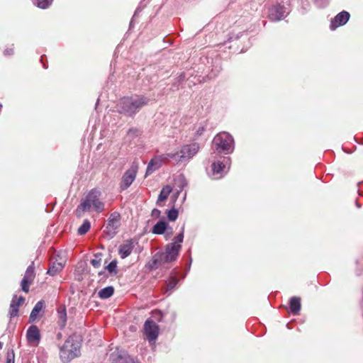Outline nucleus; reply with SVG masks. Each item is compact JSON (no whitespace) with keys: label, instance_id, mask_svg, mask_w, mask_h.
Here are the masks:
<instances>
[{"label":"nucleus","instance_id":"f257e3e1","mask_svg":"<svg viewBox=\"0 0 363 363\" xmlns=\"http://www.w3.org/2000/svg\"><path fill=\"white\" fill-rule=\"evenodd\" d=\"M149 101L148 98L142 95L123 97L118 101L117 110L125 115L133 116L138 113L142 107L146 106Z\"/></svg>","mask_w":363,"mask_h":363},{"label":"nucleus","instance_id":"f03ea898","mask_svg":"<svg viewBox=\"0 0 363 363\" xmlns=\"http://www.w3.org/2000/svg\"><path fill=\"white\" fill-rule=\"evenodd\" d=\"M101 192L99 190H91L77 207V216L81 217L82 213L90 211L101 212L104 209V203L101 201Z\"/></svg>","mask_w":363,"mask_h":363},{"label":"nucleus","instance_id":"7ed1b4c3","mask_svg":"<svg viewBox=\"0 0 363 363\" xmlns=\"http://www.w3.org/2000/svg\"><path fill=\"white\" fill-rule=\"evenodd\" d=\"M81 344L75 336H70L60 349V356L65 363L77 357L80 354Z\"/></svg>","mask_w":363,"mask_h":363},{"label":"nucleus","instance_id":"20e7f679","mask_svg":"<svg viewBox=\"0 0 363 363\" xmlns=\"http://www.w3.org/2000/svg\"><path fill=\"white\" fill-rule=\"evenodd\" d=\"M200 146L197 143L184 145L181 147L179 150L169 152L170 158L174 160L177 164L189 161L199 150Z\"/></svg>","mask_w":363,"mask_h":363},{"label":"nucleus","instance_id":"39448f33","mask_svg":"<svg viewBox=\"0 0 363 363\" xmlns=\"http://www.w3.org/2000/svg\"><path fill=\"white\" fill-rule=\"evenodd\" d=\"M213 144L219 152L230 154L234 150V140L232 135L226 132L217 134L213 138Z\"/></svg>","mask_w":363,"mask_h":363},{"label":"nucleus","instance_id":"423d86ee","mask_svg":"<svg viewBox=\"0 0 363 363\" xmlns=\"http://www.w3.org/2000/svg\"><path fill=\"white\" fill-rule=\"evenodd\" d=\"M183 240L184 227L182 228V232L174 238L171 243L167 245L164 256V261L165 262H170L176 260L181 249V243L183 242Z\"/></svg>","mask_w":363,"mask_h":363},{"label":"nucleus","instance_id":"0eeeda50","mask_svg":"<svg viewBox=\"0 0 363 363\" xmlns=\"http://www.w3.org/2000/svg\"><path fill=\"white\" fill-rule=\"evenodd\" d=\"M230 163V158L228 157H222L220 160L213 162L212 171L214 179H218L223 177L228 172Z\"/></svg>","mask_w":363,"mask_h":363},{"label":"nucleus","instance_id":"6e6552de","mask_svg":"<svg viewBox=\"0 0 363 363\" xmlns=\"http://www.w3.org/2000/svg\"><path fill=\"white\" fill-rule=\"evenodd\" d=\"M138 170V163L134 162L131 167L123 174L121 183V188L123 190L128 189L135 179Z\"/></svg>","mask_w":363,"mask_h":363},{"label":"nucleus","instance_id":"1a4fd4ad","mask_svg":"<svg viewBox=\"0 0 363 363\" xmlns=\"http://www.w3.org/2000/svg\"><path fill=\"white\" fill-rule=\"evenodd\" d=\"M169 160H172L170 158L169 152L153 157L147 165L145 176L147 177L158 169L164 162H167Z\"/></svg>","mask_w":363,"mask_h":363},{"label":"nucleus","instance_id":"9d476101","mask_svg":"<svg viewBox=\"0 0 363 363\" xmlns=\"http://www.w3.org/2000/svg\"><path fill=\"white\" fill-rule=\"evenodd\" d=\"M120 225V215L118 213L111 214L106 226V233L110 237L113 238Z\"/></svg>","mask_w":363,"mask_h":363},{"label":"nucleus","instance_id":"9b49d317","mask_svg":"<svg viewBox=\"0 0 363 363\" xmlns=\"http://www.w3.org/2000/svg\"><path fill=\"white\" fill-rule=\"evenodd\" d=\"M144 332L149 341L155 340L158 336L159 328L152 320H147L144 325Z\"/></svg>","mask_w":363,"mask_h":363},{"label":"nucleus","instance_id":"f8f14e48","mask_svg":"<svg viewBox=\"0 0 363 363\" xmlns=\"http://www.w3.org/2000/svg\"><path fill=\"white\" fill-rule=\"evenodd\" d=\"M34 278H35L34 267H33V264H32L27 268L25 275H24V277L21 281V288L24 292H26V293L28 292L30 285L33 282Z\"/></svg>","mask_w":363,"mask_h":363},{"label":"nucleus","instance_id":"ddd939ff","mask_svg":"<svg viewBox=\"0 0 363 363\" xmlns=\"http://www.w3.org/2000/svg\"><path fill=\"white\" fill-rule=\"evenodd\" d=\"M26 339L30 345L36 346L40 340V330L35 325H31L28 328L26 333Z\"/></svg>","mask_w":363,"mask_h":363},{"label":"nucleus","instance_id":"4468645a","mask_svg":"<svg viewBox=\"0 0 363 363\" xmlns=\"http://www.w3.org/2000/svg\"><path fill=\"white\" fill-rule=\"evenodd\" d=\"M287 13L282 6H273L269 11V18L274 21H280L286 16Z\"/></svg>","mask_w":363,"mask_h":363},{"label":"nucleus","instance_id":"2eb2a0df","mask_svg":"<svg viewBox=\"0 0 363 363\" xmlns=\"http://www.w3.org/2000/svg\"><path fill=\"white\" fill-rule=\"evenodd\" d=\"M350 18V13L347 11L339 13L331 21L330 28L335 30L336 28L345 25Z\"/></svg>","mask_w":363,"mask_h":363},{"label":"nucleus","instance_id":"dca6fc26","mask_svg":"<svg viewBox=\"0 0 363 363\" xmlns=\"http://www.w3.org/2000/svg\"><path fill=\"white\" fill-rule=\"evenodd\" d=\"M134 245L132 240H126L119 246L118 253L121 258L124 259L130 255Z\"/></svg>","mask_w":363,"mask_h":363},{"label":"nucleus","instance_id":"f3484780","mask_svg":"<svg viewBox=\"0 0 363 363\" xmlns=\"http://www.w3.org/2000/svg\"><path fill=\"white\" fill-rule=\"evenodd\" d=\"M24 301V298L21 296L17 297L14 296L12 299V301L10 305V315L11 317H15L17 315L18 312V307L21 306Z\"/></svg>","mask_w":363,"mask_h":363},{"label":"nucleus","instance_id":"a211bd4d","mask_svg":"<svg viewBox=\"0 0 363 363\" xmlns=\"http://www.w3.org/2000/svg\"><path fill=\"white\" fill-rule=\"evenodd\" d=\"M172 187L169 185H167L162 188L160 191V194L158 196V199L157 201V204L160 206H162V202L167 200L169 194L172 192Z\"/></svg>","mask_w":363,"mask_h":363},{"label":"nucleus","instance_id":"6ab92c4d","mask_svg":"<svg viewBox=\"0 0 363 363\" xmlns=\"http://www.w3.org/2000/svg\"><path fill=\"white\" fill-rule=\"evenodd\" d=\"M44 307V303L43 301H38L33 308L30 315V321H35L39 316L40 313L42 311Z\"/></svg>","mask_w":363,"mask_h":363},{"label":"nucleus","instance_id":"aec40b11","mask_svg":"<svg viewBox=\"0 0 363 363\" xmlns=\"http://www.w3.org/2000/svg\"><path fill=\"white\" fill-rule=\"evenodd\" d=\"M167 229V223L164 220L157 222L152 228V232L154 234L162 235Z\"/></svg>","mask_w":363,"mask_h":363},{"label":"nucleus","instance_id":"412c9836","mask_svg":"<svg viewBox=\"0 0 363 363\" xmlns=\"http://www.w3.org/2000/svg\"><path fill=\"white\" fill-rule=\"evenodd\" d=\"M290 308L294 314H297L301 309V298L298 297H292L290 300Z\"/></svg>","mask_w":363,"mask_h":363},{"label":"nucleus","instance_id":"4be33fe9","mask_svg":"<svg viewBox=\"0 0 363 363\" xmlns=\"http://www.w3.org/2000/svg\"><path fill=\"white\" fill-rule=\"evenodd\" d=\"M64 264L62 262H53L52 266L49 268L48 274L54 276L60 272L63 269Z\"/></svg>","mask_w":363,"mask_h":363},{"label":"nucleus","instance_id":"5701e85b","mask_svg":"<svg viewBox=\"0 0 363 363\" xmlns=\"http://www.w3.org/2000/svg\"><path fill=\"white\" fill-rule=\"evenodd\" d=\"M114 289L113 286H107L99 291V296L101 298H108L113 294Z\"/></svg>","mask_w":363,"mask_h":363},{"label":"nucleus","instance_id":"b1692460","mask_svg":"<svg viewBox=\"0 0 363 363\" xmlns=\"http://www.w3.org/2000/svg\"><path fill=\"white\" fill-rule=\"evenodd\" d=\"M90 222L88 220H84L82 225L78 228V233L79 235H84L90 229Z\"/></svg>","mask_w":363,"mask_h":363},{"label":"nucleus","instance_id":"393cba45","mask_svg":"<svg viewBox=\"0 0 363 363\" xmlns=\"http://www.w3.org/2000/svg\"><path fill=\"white\" fill-rule=\"evenodd\" d=\"M58 318L61 326H65L67 321V313L65 308H62L58 311Z\"/></svg>","mask_w":363,"mask_h":363},{"label":"nucleus","instance_id":"a878e982","mask_svg":"<svg viewBox=\"0 0 363 363\" xmlns=\"http://www.w3.org/2000/svg\"><path fill=\"white\" fill-rule=\"evenodd\" d=\"M52 1L53 0H37L35 4L38 7L45 9L52 4Z\"/></svg>","mask_w":363,"mask_h":363},{"label":"nucleus","instance_id":"bb28decb","mask_svg":"<svg viewBox=\"0 0 363 363\" xmlns=\"http://www.w3.org/2000/svg\"><path fill=\"white\" fill-rule=\"evenodd\" d=\"M178 217L177 210L172 208L167 211V218L170 221H174Z\"/></svg>","mask_w":363,"mask_h":363},{"label":"nucleus","instance_id":"cd10ccee","mask_svg":"<svg viewBox=\"0 0 363 363\" xmlns=\"http://www.w3.org/2000/svg\"><path fill=\"white\" fill-rule=\"evenodd\" d=\"M91 263L94 268H99L101 264V255H96L95 257L91 259Z\"/></svg>","mask_w":363,"mask_h":363},{"label":"nucleus","instance_id":"c85d7f7f","mask_svg":"<svg viewBox=\"0 0 363 363\" xmlns=\"http://www.w3.org/2000/svg\"><path fill=\"white\" fill-rule=\"evenodd\" d=\"M117 262L116 261H112L106 267V269L111 274H116Z\"/></svg>","mask_w":363,"mask_h":363},{"label":"nucleus","instance_id":"c756f323","mask_svg":"<svg viewBox=\"0 0 363 363\" xmlns=\"http://www.w3.org/2000/svg\"><path fill=\"white\" fill-rule=\"evenodd\" d=\"M177 284V279L176 278H171L167 283V290L173 289Z\"/></svg>","mask_w":363,"mask_h":363},{"label":"nucleus","instance_id":"7c9ffc66","mask_svg":"<svg viewBox=\"0 0 363 363\" xmlns=\"http://www.w3.org/2000/svg\"><path fill=\"white\" fill-rule=\"evenodd\" d=\"M114 356L115 355L112 354V357L114 361L113 363H127V360L125 357L118 356V359H115Z\"/></svg>","mask_w":363,"mask_h":363},{"label":"nucleus","instance_id":"2f4dec72","mask_svg":"<svg viewBox=\"0 0 363 363\" xmlns=\"http://www.w3.org/2000/svg\"><path fill=\"white\" fill-rule=\"evenodd\" d=\"M204 130H205V128H204V126H203V125H199V126L197 128L196 130V135L197 136H199V135H202V134H203V133L204 132Z\"/></svg>","mask_w":363,"mask_h":363},{"label":"nucleus","instance_id":"473e14b6","mask_svg":"<svg viewBox=\"0 0 363 363\" xmlns=\"http://www.w3.org/2000/svg\"><path fill=\"white\" fill-rule=\"evenodd\" d=\"M160 213L161 212L160 210L155 208L152 211V216L154 217L158 218L160 216Z\"/></svg>","mask_w":363,"mask_h":363},{"label":"nucleus","instance_id":"72a5a7b5","mask_svg":"<svg viewBox=\"0 0 363 363\" xmlns=\"http://www.w3.org/2000/svg\"><path fill=\"white\" fill-rule=\"evenodd\" d=\"M4 54L6 55H13V48H10L6 49L4 50Z\"/></svg>","mask_w":363,"mask_h":363},{"label":"nucleus","instance_id":"f704fd0d","mask_svg":"<svg viewBox=\"0 0 363 363\" xmlns=\"http://www.w3.org/2000/svg\"><path fill=\"white\" fill-rule=\"evenodd\" d=\"M178 182L180 183V185L184 186L186 185V182H185V180L184 179V178L181 177L178 179Z\"/></svg>","mask_w":363,"mask_h":363},{"label":"nucleus","instance_id":"c9c22d12","mask_svg":"<svg viewBox=\"0 0 363 363\" xmlns=\"http://www.w3.org/2000/svg\"><path fill=\"white\" fill-rule=\"evenodd\" d=\"M179 191H177L176 193V194L174 195V202L176 201V199H177L178 196H179Z\"/></svg>","mask_w":363,"mask_h":363},{"label":"nucleus","instance_id":"e433bc0d","mask_svg":"<svg viewBox=\"0 0 363 363\" xmlns=\"http://www.w3.org/2000/svg\"><path fill=\"white\" fill-rule=\"evenodd\" d=\"M1 347H2V343L0 342V349H1Z\"/></svg>","mask_w":363,"mask_h":363}]
</instances>
